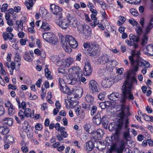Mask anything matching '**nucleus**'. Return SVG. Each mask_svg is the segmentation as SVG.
<instances>
[{"label":"nucleus","mask_w":153,"mask_h":153,"mask_svg":"<svg viewBox=\"0 0 153 153\" xmlns=\"http://www.w3.org/2000/svg\"><path fill=\"white\" fill-rule=\"evenodd\" d=\"M134 82L137 83V80L135 77H130L129 75H128L127 77L126 80L124 84H125L126 82H128V83L129 84H131L132 86V88L131 89V90L132 88H134L132 85V83Z\"/></svg>","instance_id":"20"},{"label":"nucleus","mask_w":153,"mask_h":153,"mask_svg":"<svg viewBox=\"0 0 153 153\" xmlns=\"http://www.w3.org/2000/svg\"><path fill=\"white\" fill-rule=\"evenodd\" d=\"M131 56L128 57L129 59L131 61V64L134 65V57L137 56V59L140 58L139 55L140 54V52L138 51L134 50L131 53Z\"/></svg>","instance_id":"11"},{"label":"nucleus","mask_w":153,"mask_h":153,"mask_svg":"<svg viewBox=\"0 0 153 153\" xmlns=\"http://www.w3.org/2000/svg\"><path fill=\"white\" fill-rule=\"evenodd\" d=\"M125 108V106L124 105H123L121 108V109H122V111L119 114V116L120 117V118L121 119V120H120V122L119 124L120 123H121V122H125L127 120H128V119H126L125 120H123V118L124 117L125 115V113L124 112V111L123 110L124 109V108Z\"/></svg>","instance_id":"24"},{"label":"nucleus","mask_w":153,"mask_h":153,"mask_svg":"<svg viewBox=\"0 0 153 153\" xmlns=\"http://www.w3.org/2000/svg\"><path fill=\"white\" fill-rule=\"evenodd\" d=\"M85 100L89 103H92L94 101V97L90 94H87L85 97Z\"/></svg>","instance_id":"29"},{"label":"nucleus","mask_w":153,"mask_h":153,"mask_svg":"<svg viewBox=\"0 0 153 153\" xmlns=\"http://www.w3.org/2000/svg\"><path fill=\"white\" fill-rule=\"evenodd\" d=\"M119 124H115V123H110L108 126V129L110 131H112L113 130H114L115 129H116V130L117 128V126ZM116 130H115L116 131Z\"/></svg>","instance_id":"36"},{"label":"nucleus","mask_w":153,"mask_h":153,"mask_svg":"<svg viewBox=\"0 0 153 153\" xmlns=\"http://www.w3.org/2000/svg\"><path fill=\"white\" fill-rule=\"evenodd\" d=\"M36 130L40 131L42 129V126L40 123H37L35 126Z\"/></svg>","instance_id":"52"},{"label":"nucleus","mask_w":153,"mask_h":153,"mask_svg":"<svg viewBox=\"0 0 153 153\" xmlns=\"http://www.w3.org/2000/svg\"><path fill=\"white\" fill-rule=\"evenodd\" d=\"M140 23L142 27H143L145 25V20L143 18H141L140 20Z\"/></svg>","instance_id":"59"},{"label":"nucleus","mask_w":153,"mask_h":153,"mask_svg":"<svg viewBox=\"0 0 153 153\" xmlns=\"http://www.w3.org/2000/svg\"><path fill=\"white\" fill-rule=\"evenodd\" d=\"M137 63V65L139 66H143L145 68H148L150 66V64L149 62L147 61H145V63L143 62L142 59L140 58L134 60V63Z\"/></svg>","instance_id":"14"},{"label":"nucleus","mask_w":153,"mask_h":153,"mask_svg":"<svg viewBox=\"0 0 153 153\" xmlns=\"http://www.w3.org/2000/svg\"><path fill=\"white\" fill-rule=\"evenodd\" d=\"M97 110V106L94 105L91 108V115L93 116L96 112Z\"/></svg>","instance_id":"45"},{"label":"nucleus","mask_w":153,"mask_h":153,"mask_svg":"<svg viewBox=\"0 0 153 153\" xmlns=\"http://www.w3.org/2000/svg\"><path fill=\"white\" fill-rule=\"evenodd\" d=\"M41 29L44 31L49 30L50 29V26L49 24L46 22H43L41 25Z\"/></svg>","instance_id":"27"},{"label":"nucleus","mask_w":153,"mask_h":153,"mask_svg":"<svg viewBox=\"0 0 153 153\" xmlns=\"http://www.w3.org/2000/svg\"><path fill=\"white\" fill-rule=\"evenodd\" d=\"M91 105L89 104H86L85 103H83L82 104V107L87 111L90 109Z\"/></svg>","instance_id":"49"},{"label":"nucleus","mask_w":153,"mask_h":153,"mask_svg":"<svg viewBox=\"0 0 153 153\" xmlns=\"http://www.w3.org/2000/svg\"><path fill=\"white\" fill-rule=\"evenodd\" d=\"M34 52L35 54L38 55L42 56V53H41L40 50L38 49H36L34 50Z\"/></svg>","instance_id":"60"},{"label":"nucleus","mask_w":153,"mask_h":153,"mask_svg":"<svg viewBox=\"0 0 153 153\" xmlns=\"http://www.w3.org/2000/svg\"><path fill=\"white\" fill-rule=\"evenodd\" d=\"M131 84L126 82L122 86V94L117 92H113L108 95V98L113 101L117 100L120 99V103L121 104L125 103L127 99L129 100H133L134 97L131 92Z\"/></svg>","instance_id":"1"},{"label":"nucleus","mask_w":153,"mask_h":153,"mask_svg":"<svg viewBox=\"0 0 153 153\" xmlns=\"http://www.w3.org/2000/svg\"><path fill=\"white\" fill-rule=\"evenodd\" d=\"M84 69L85 71L84 73L85 75L89 76L91 74L92 72V68L90 63L88 62L85 63Z\"/></svg>","instance_id":"15"},{"label":"nucleus","mask_w":153,"mask_h":153,"mask_svg":"<svg viewBox=\"0 0 153 153\" xmlns=\"http://www.w3.org/2000/svg\"><path fill=\"white\" fill-rule=\"evenodd\" d=\"M130 13L133 16H137L138 15V13L135 9L132 8L130 10Z\"/></svg>","instance_id":"50"},{"label":"nucleus","mask_w":153,"mask_h":153,"mask_svg":"<svg viewBox=\"0 0 153 153\" xmlns=\"http://www.w3.org/2000/svg\"><path fill=\"white\" fill-rule=\"evenodd\" d=\"M10 130L8 127L5 126H0V132L4 135H6L9 132Z\"/></svg>","instance_id":"25"},{"label":"nucleus","mask_w":153,"mask_h":153,"mask_svg":"<svg viewBox=\"0 0 153 153\" xmlns=\"http://www.w3.org/2000/svg\"><path fill=\"white\" fill-rule=\"evenodd\" d=\"M93 133H95V136L94 137L95 140L100 139L103 135L104 132L102 130L99 128L96 131H93Z\"/></svg>","instance_id":"17"},{"label":"nucleus","mask_w":153,"mask_h":153,"mask_svg":"<svg viewBox=\"0 0 153 153\" xmlns=\"http://www.w3.org/2000/svg\"><path fill=\"white\" fill-rule=\"evenodd\" d=\"M91 126L89 123H86L83 126L84 130L87 132L89 134H92L94 133L93 132H90V129L91 128Z\"/></svg>","instance_id":"37"},{"label":"nucleus","mask_w":153,"mask_h":153,"mask_svg":"<svg viewBox=\"0 0 153 153\" xmlns=\"http://www.w3.org/2000/svg\"><path fill=\"white\" fill-rule=\"evenodd\" d=\"M106 94V93L105 92H102L98 95V97L100 100H103L104 99Z\"/></svg>","instance_id":"41"},{"label":"nucleus","mask_w":153,"mask_h":153,"mask_svg":"<svg viewBox=\"0 0 153 153\" xmlns=\"http://www.w3.org/2000/svg\"><path fill=\"white\" fill-rule=\"evenodd\" d=\"M25 4L28 9H31L33 6V0H28V2L25 1Z\"/></svg>","instance_id":"33"},{"label":"nucleus","mask_w":153,"mask_h":153,"mask_svg":"<svg viewBox=\"0 0 153 153\" xmlns=\"http://www.w3.org/2000/svg\"><path fill=\"white\" fill-rule=\"evenodd\" d=\"M147 141V143L149 146H153V141L151 139H148Z\"/></svg>","instance_id":"64"},{"label":"nucleus","mask_w":153,"mask_h":153,"mask_svg":"<svg viewBox=\"0 0 153 153\" xmlns=\"http://www.w3.org/2000/svg\"><path fill=\"white\" fill-rule=\"evenodd\" d=\"M125 147V142L124 140H122L120 142L119 147L116 148V145L113 144L111 146L110 150L111 152L115 151L117 153H123Z\"/></svg>","instance_id":"10"},{"label":"nucleus","mask_w":153,"mask_h":153,"mask_svg":"<svg viewBox=\"0 0 153 153\" xmlns=\"http://www.w3.org/2000/svg\"><path fill=\"white\" fill-rule=\"evenodd\" d=\"M25 116L26 117H30L31 118H33L34 117V111L33 110L32 111L33 114H31V110L29 108H27L24 109Z\"/></svg>","instance_id":"19"},{"label":"nucleus","mask_w":153,"mask_h":153,"mask_svg":"<svg viewBox=\"0 0 153 153\" xmlns=\"http://www.w3.org/2000/svg\"><path fill=\"white\" fill-rule=\"evenodd\" d=\"M90 92L92 94L98 93L100 91V88L96 82L94 80L91 81L89 84Z\"/></svg>","instance_id":"8"},{"label":"nucleus","mask_w":153,"mask_h":153,"mask_svg":"<svg viewBox=\"0 0 153 153\" xmlns=\"http://www.w3.org/2000/svg\"><path fill=\"white\" fill-rule=\"evenodd\" d=\"M15 109L12 107L9 108L8 109V114L10 115H13L15 113Z\"/></svg>","instance_id":"44"},{"label":"nucleus","mask_w":153,"mask_h":153,"mask_svg":"<svg viewBox=\"0 0 153 153\" xmlns=\"http://www.w3.org/2000/svg\"><path fill=\"white\" fill-rule=\"evenodd\" d=\"M117 70L116 73L119 74H121L123 73V71H124L123 68H116Z\"/></svg>","instance_id":"54"},{"label":"nucleus","mask_w":153,"mask_h":153,"mask_svg":"<svg viewBox=\"0 0 153 153\" xmlns=\"http://www.w3.org/2000/svg\"><path fill=\"white\" fill-rule=\"evenodd\" d=\"M137 35L138 36H140L143 32L140 26H138L137 28L135 29Z\"/></svg>","instance_id":"47"},{"label":"nucleus","mask_w":153,"mask_h":153,"mask_svg":"<svg viewBox=\"0 0 153 153\" xmlns=\"http://www.w3.org/2000/svg\"><path fill=\"white\" fill-rule=\"evenodd\" d=\"M76 27L80 31H81L82 30H83L84 27L83 25L78 24Z\"/></svg>","instance_id":"63"},{"label":"nucleus","mask_w":153,"mask_h":153,"mask_svg":"<svg viewBox=\"0 0 153 153\" xmlns=\"http://www.w3.org/2000/svg\"><path fill=\"white\" fill-rule=\"evenodd\" d=\"M67 19L68 22L71 25V24H73V22L76 19V18L73 17V16H71L70 15H68L67 16Z\"/></svg>","instance_id":"40"},{"label":"nucleus","mask_w":153,"mask_h":153,"mask_svg":"<svg viewBox=\"0 0 153 153\" xmlns=\"http://www.w3.org/2000/svg\"><path fill=\"white\" fill-rule=\"evenodd\" d=\"M7 7L8 6L7 4H4L2 6L1 12H4L7 9Z\"/></svg>","instance_id":"53"},{"label":"nucleus","mask_w":153,"mask_h":153,"mask_svg":"<svg viewBox=\"0 0 153 153\" xmlns=\"http://www.w3.org/2000/svg\"><path fill=\"white\" fill-rule=\"evenodd\" d=\"M45 76L48 79H52V77L51 75V72L49 70L48 68L45 69Z\"/></svg>","instance_id":"35"},{"label":"nucleus","mask_w":153,"mask_h":153,"mask_svg":"<svg viewBox=\"0 0 153 153\" xmlns=\"http://www.w3.org/2000/svg\"><path fill=\"white\" fill-rule=\"evenodd\" d=\"M25 33L23 32H21L19 31V32L18 34V36L19 38H23L25 36Z\"/></svg>","instance_id":"58"},{"label":"nucleus","mask_w":153,"mask_h":153,"mask_svg":"<svg viewBox=\"0 0 153 153\" xmlns=\"http://www.w3.org/2000/svg\"><path fill=\"white\" fill-rule=\"evenodd\" d=\"M101 84L105 88H109L111 86L112 82L110 79H106L102 81Z\"/></svg>","instance_id":"18"},{"label":"nucleus","mask_w":153,"mask_h":153,"mask_svg":"<svg viewBox=\"0 0 153 153\" xmlns=\"http://www.w3.org/2000/svg\"><path fill=\"white\" fill-rule=\"evenodd\" d=\"M110 64L114 66H115L117 64V62L116 60H113L109 61Z\"/></svg>","instance_id":"55"},{"label":"nucleus","mask_w":153,"mask_h":153,"mask_svg":"<svg viewBox=\"0 0 153 153\" xmlns=\"http://www.w3.org/2000/svg\"><path fill=\"white\" fill-rule=\"evenodd\" d=\"M101 62L102 64H105L109 62L108 56L106 55H103L101 57Z\"/></svg>","instance_id":"39"},{"label":"nucleus","mask_w":153,"mask_h":153,"mask_svg":"<svg viewBox=\"0 0 153 153\" xmlns=\"http://www.w3.org/2000/svg\"><path fill=\"white\" fill-rule=\"evenodd\" d=\"M94 144L91 141H88L86 143L85 148L88 152L92 150L94 147Z\"/></svg>","instance_id":"26"},{"label":"nucleus","mask_w":153,"mask_h":153,"mask_svg":"<svg viewBox=\"0 0 153 153\" xmlns=\"http://www.w3.org/2000/svg\"><path fill=\"white\" fill-rule=\"evenodd\" d=\"M153 27V18L150 19L149 22L146 26L145 30L144 35L142 38L141 44L143 45L146 44L148 41V36L146 34L149 33Z\"/></svg>","instance_id":"5"},{"label":"nucleus","mask_w":153,"mask_h":153,"mask_svg":"<svg viewBox=\"0 0 153 153\" xmlns=\"http://www.w3.org/2000/svg\"><path fill=\"white\" fill-rule=\"evenodd\" d=\"M2 120L3 121V123L9 126H11L13 123V119L12 118L6 117L3 118Z\"/></svg>","instance_id":"23"},{"label":"nucleus","mask_w":153,"mask_h":153,"mask_svg":"<svg viewBox=\"0 0 153 153\" xmlns=\"http://www.w3.org/2000/svg\"><path fill=\"white\" fill-rule=\"evenodd\" d=\"M43 39L47 42L55 45L57 42L55 35L51 33H45L43 34Z\"/></svg>","instance_id":"6"},{"label":"nucleus","mask_w":153,"mask_h":153,"mask_svg":"<svg viewBox=\"0 0 153 153\" xmlns=\"http://www.w3.org/2000/svg\"><path fill=\"white\" fill-rule=\"evenodd\" d=\"M74 61V59L71 57H68L62 63L61 66L63 68H67L71 65Z\"/></svg>","instance_id":"16"},{"label":"nucleus","mask_w":153,"mask_h":153,"mask_svg":"<svg viewBox=\"0 0 153 153\" xmlns=\"http://www.w3.org/2000/svg\"><path fill=\"white\" fill-rule=\"evenodd\" d=\"M110 103V102L108 101L101 102L99 104V105L102 109H104L109 106Z\"/></svg>","instance_id":"31"},{"label":"nucleus","mask_w":153,"mask_h":153,"mask_svg":"<svg viewBox=\"0 0 153 153\" xmlns=\"http://www.w3.org/2000/svg\"><path fill=\"white\" fill-rule=\"evenodd\" d=\"M18 115L21 120H24L25 117V116L24 113L23 111L20 110L19 112Z\"/></svg>","instance_id":"48"},{"label":"nucleus","mask_w":153,"mask_h":153,"mask_svg":"<svg viewBox=\"0 0 153 153\" xmlns=\"http://www.w3.org/2000/svg\"><path fill=\"white\" fill-rule=\"evenodd\" d=\"M5 112V110L2 105H0V116L3 115Z\"/></svg>","instance_id":"56"},{"label":"nucleus","mask_w":153,"mask_h":153,"mask_svg":"<svg viewBox=\"0 0 153 153\" xmlns=\"http://www.w3.org/2000/svg\"><path fill=\"white\" fill-rule=\"evenodd\" d=\"M61 45L66 52L70 53L72 51L70 47L74 48H76L78 44L77 42L72 36L68 35L65 38L64 36L61 37Z\"/></svg>","instance_id":"3"},{"label":"nucleus","mask_w":153,"mask_h":153,"mask_svg":"<svg viewBox=\"0 0 153 153\" xmlns=\"http://www.w3.org/2000/svg\"><path fill=\"white\" fill-rule=\"evenodd\" d=\"M126 1L128 3L131 4H137L140 3V0H127Z\"/></svg>","instance_id":"43"},{"label":"nucleus","mask_w":153,"mask_h":153,"mask_svg":"<svg viewBox=\"0 0 153 153\" xmlns=\"http://www.w3.org/2000/svg\"><path fill=\"white\" fill-rule=\"evenodd\" d=\"M4 41L8 39L12 40L14 37V35L11 33L4 32L2 33Z\"/></svg>","instance_id":"21"},{"label":"nucleus","mask_w":153,"mask_h":153,"mask_svg":"<svg viewBox=\"0 0 153 153\" xmlns=\"http://www.w3.org/2000/svg\"><path fill=\"white\" fill-rule=\"evenodd\" d=\"M129 38L130 40L132 41V43H134V42H138L139 40V36H136L132 34H131L129 35Z\"/></svg>","instance_id":"30"},{"label":"nucleus","mask_w":153,"mask_h":153,"mask_svg":"<svg viewBox=\"0 0 153 153\" xmlns=\"http://www.w3.org/2000/svg\"><path fill=\"white\" fill-rule=\"evenodd\" d=\"M91 45V43L89 42H85L83 45V46L85 48H90Z\"/></svg>","instance_id":"57"},{"label":"nucleus","mask_w":153,"mask_h":153,"mask_svg":"<svg viewBox=\"0 0 153 153\" xmlns=\"http://www.w3.org/2000/svg\"><path fill=\"white\" fill-rule=\"evenodd\" d=\"M99 46L97 43L94 42H91V45L88 50V54L90 56H93L96 55Z\"/></svg>","instance_id":"9"},{"label":"nucleus","mask_w":153,"mask_h":153,"mask_svg":"<svg viewBox=\"0 0 153 153\" xmlns=\"http://www.w3.org/2000/svg\"><path fill=\"white\" fill-rule=\"evenodd\" d=\"M25 59L28 62H31L32 61V59L30 56L29 53L28 51H26L23 56Z\"/></svg>","instance_id":"32"},{"label":"nucleus","mask_w":153,"mask_h":153,"mask_svg":"<svg viewBox=\"0 0 153 153\" xmlns=\"http://www.w3.org/2000/svg\"><path fill=\"white\" fill-rule=\"evenodd\" d=\"M61 135L64 138H65L67 137L68 134L66 132L61 131Z\"/></svg>","instance_id":"62"},{"label":"nucleus","mask_w":153,"mask_h":153,"mask_svg":"<svg viewBox=\"0 0 153 153\" xmlns=\"http://www.w3.org/2000/svg\"><path fill=\"white\" fill-rule=\"evenodd\" d=\"M72 74H68L65 77L68 79L67 82L71 85H74L77 81H80L84 82L86 81L84 77H82V74L81 69L77 66H72L69 69Z\"/></svg>","instance_id":"2"},{"label":"nucleus","mask_w":153,"mask_h":153,"mask_svg":"<svg viewBox=\"0 0 153 153\" xmlns=\"http://www.w3.org/2000/svg\"><path fill=\"white\" fill-rule=\"evenodd\" d=\"M146 53L150 55L153 56V45L149 44L146 47Z\"/></svg>","instance_id":"28"},{"label":"nucleus","mask_w":153,"mask_h":153,"mask_svg":"<svg viewBox=\"0 0 153 153\" xmlns=\"http://www.w3.org/2000/svg\"><path fill=\"white\" fill-rule=\"evenodd\" d=\"M101 116L100 114H97L93 117V121L94 124L98 126L101 123Z\"/></svg>","instance_id":"22"},{"label":"nucleus","mask_w":153,"mask_h":153,"mask_svg":"<svg viewBox=\"0 0 153 153\" xmlns=\"http://www.w3.org/2000/svg\"><path fill=\"white\" fill-rule=\"evenodd\" d=\"M20 43L22 45H25L26 44V40L25 39H21L20 40Z\"/></svg>","instance_id":"61"},{"label":"nucleus","mask_w":153,"mask_h":153,"mask_svg":"<svg viewBox=\"0 0 153 153\" xmlns=\"http://www.w3.org/2000/svg\"><path fill=\"white\" fill-rule=\"evenodd\" d=\"M65 88L63 87L61 88L60 89L63 92L65 93H67L69 92V89L66 86V85L65 86Z\"/></svg>","instance_id":"51"},{"label":"nucleus","mask_w":153,"mask_h":153,"mask_svg":"<svg viewBox=\"0 0 153 153\" xmlns=\"http://www.w3.org/2000/svg\"><path fill=\"white\" fill-rule=\"evenodd\" d=\"M59 26L62 28L63 29H66L68 27V24L64 21V20H62L61 22L59 23Z\"/></svg>","instance_id":"34"},{"label":"nucleus","mask_w":153,"mask_h":153,"mask_svg":"<svg viewBox=\"0 0 153 153\" xmlns=\"http://www.w3.org/2000/svg\"><path fill=\"white\" fill-rule=\"evenodd\" d=\"M59 84L60 89L63 87L65 88L66 85L64 80L62 78H59Z\"/></svg>","instance_id":"42"},{"label":"nucleus","mask_w":153,"mask_h":153,"mask_svg":"<svg viewBox=\"0 0 153 153\" xmlns=\"http://www.w3.org/2000/svg\"><path fill=\"white\" fill-rule=\"evenodd\" d=\"M69 107L71 108H74L75 112L77 115L80 114V111L81 110V108L80 106L78 105H76V102H73L70 101H69Z\"/></svg>","instance_id":"13"},{"label":"nucleus","mask_w":153,"mask_h":153,"mask_svg":"<svg viewBox=\"0 0 153 153\" xmlns=\"http://www.w3.org/2000/svg\"><path fill=\"white\" fill-rule=\"evenodd\" d=\"M78 91L76 90L72 92L68 96V98L71 100L73 101V103L75 101L77 100L79 98V95L77 92Z\"/></svg>","instance_id":"12"},{"label":"nucleus","mask_w":153,"mask_h":153,"mask_svg":"<svg viewBox=\"0 0 153 153\" xmlns=\"http://www.w3.org/2000/svg\"><path fill=\"white\" fill-rule=\"evenodd\" d=\"M128 124L129 122L128 120H127L125 122H123L119 124L117 126V128L115 132L113 135H115L117 137H119L121 129L124 128L126 129L127 131L123 133V139L127 141L128 139L131 138L129 132L130 128H128Z\"/></svg>","instance_id":"4"},{"label":"nucleus","mask_w":153,"mask_h":153,"mask_svg":"<svg viewBox=\"0 0 153 153\" xmlns=\"http://www.w3.org/2000/svg\"><path fill=\"white\" fill-rule=\"evenodd\" d=\"M23 128L26 132H29L30 126L29 125L28 122L27 121H25L23 124Z\"/></svg>","instance_id":"38"},{"label":"nucleus","mask_w":153,"mask_h":153,"mask_svg":"<svg viewBox=\"0 0 153 153\" xmlns=\"http://www.w3.org/2000/svg\"><path fill=\"white\" fill-rule=\"evenodd\" d=\"M51 10L53 13L56 15L57 17L61 19L62 17V9L60 7L54 4H51Z\"/></svg>","instance_id":"7"},{"label":"nucleus","mask_w":153,"mask_h":153,"mask_svg":"<svg viewBox=\"0 0 153 153\" xmlns=\"http://www.w3.org/2000/svg\"><path fill=\"white\" fill-rule=\"evenodd\" d=\"M6 138L7 141L9 143H12L14 142V138L11 136H7Z\"/></svg>","instance_id":"46"}]
</instances>
